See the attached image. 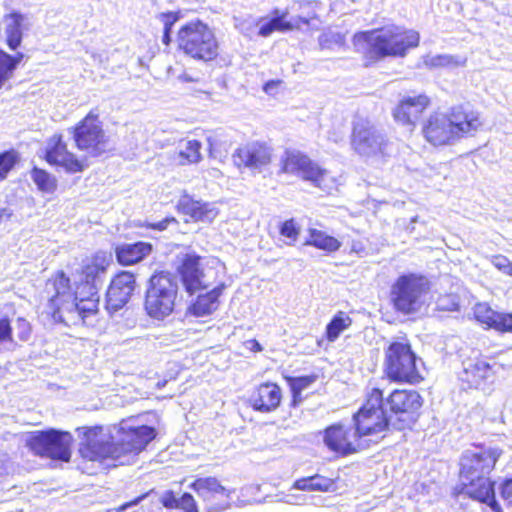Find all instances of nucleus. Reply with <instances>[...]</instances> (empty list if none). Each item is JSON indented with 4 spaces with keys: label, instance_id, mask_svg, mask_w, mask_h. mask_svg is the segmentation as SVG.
<instances>
[{
    "label": "nucleus",
    "instance_id": "obj_1",
    "mask_svg": "<svg viewBox=\"0 0 512 512\" xmlns=\"http://www.w3.org/2000/svg\"><path fill=\"white\" fill-rule=\"evenodd\" d=\"M78 431H83L79 448L83 458L90 461L113 459L120 465L129 464L156 436L153 427L134 426L130 421H122L108 433L102 427Z\"/></svg>",
    "mask_w": 512,
    "mask_h": 512
},
{
    "label": "nucleus",
    "instance_id": "obj_2",
    "mask_svg": "<svg viewBox=\"0 0 512 512\" xmlns=\"http://www.w3.org/2000/svg\"><path fill=\"white\" fill-rule=\"evenodd\" d=\"M42 297L47 301L46 312L57 321L92 325L98 313V290L78 287L73 294L70 280L63 272L46 282Z\"/></svg>",
    "mask_w": 512,
    "mask_h": 512
},
{
    "label": "nucleus",
    "instance_id": "obj_3",
    "mask_svg": "<svg viewBox=\"0 0 512 512\" xmlns=\"http://www.w3.org/2000/svg\"><path fill=\"white\" fill-rule=\"evenodd\" d=\"M481 126L478 112L457 106L447 113H431L422 124V133L433 146L454 145L464 137L475 135Z\"/></svg>",
    "mask_w": 512,
    "mask_h": 512
},
{
    "label": "nucleus",
    "instance_id": "obj_4",
    "mask_svg": "<svg viewBox=\"0 0 512 512\" xmlns=\"http://www.w3.org/2000/svg\"><path fill=\"white\" fill-rule=\"evenodd\" d=\"M419 39V33L414 30L389 25L355 34L353 45L367 60L377 61L405 56L407 50L418 46Z\"/></svg>",
    "mask_w": 512,
    "mask_h": 512
},
{
    "label": "nucleus",
    "instance_id": "obj_5",
    "mask_svg": "<svg viewBox=\"0 0 512 512\" xmlns=\"http://www.w3.org/2000/svg\"><path fill=\"white\" fill-rule=\"evenodd\" d=\"M178 284L174 276L160 272L154 274L146 290L144 308L153 319L163 320L174 310Z\"/></svg>",
    "mask_w": 512,
    "mask_h": 512
},
{
    "label": "nucleus",
    "instance_id": "obj_6",
    "mask_svg": "<svg viewBox=\"0 0 512 512\" xmlns=\"http://www.w3.org/2000/svg\"><path fill=\"white\" fill-rule=\"evenodd\" d=\"M180 50L186 55L210 61L218 55V42L213 31L201 21H192L182 26L177 35Z\"/></svg>",
    "mask_w": 512,
    "mask_h": 512
},
{
    "label": "nucleus",
    "instance_id": "obj_7",
    "mask_svg": "<svg viewBox=\"0 0 512 512\" xmlns=\"http://www.w3.org/2000/svg\"><path fill=\"white\" fill-rule=\"evenodd\" d=\"M429 292L428 280L417 274L401 275L391 286L390 298L394 308L403 314L421 310Z\"/></svg>",
    "mask_w": 512,
    "mask_h": 512
},
{
    "label": "nucleus",
    "instance_id": "obj_8",
    "mask_svg": "<svg viewBox=\"0 0 512 512\" xmlns=\"http://www.w3.org/2000/svg\"><path fill=\"white\" fill-rule=\"evenodd\" d=\"M385 371L396 382L417 383L422 377L417 367V357L407 340L391 342L385 350Z\"/></svg>",
    "mask_w": 512,
    "mask_h": 512
},
{
    "label": "nucleus",
    "instance_id": "obj_9",
    "mask_svg": "<svg viewBox=\"0 0 512 512\" xmlns=\"http://www.w3.org/2000/svg\"><path fill=\"white\" fill-rule=\"evenodd\" d=\"M353 420L359 438L380 433L391 426V417L384 408L383 392L379 388H372L368 392L366 403Z\"/></svg>",
    "mask_w": 512,
    "mask_h": 512
},
{
    "label": "nucleus",
    "instance_id": "obj_10",
    "mask_svg": "<svg viewBox=\"0 0 512 512\" xmlns=\"http://www.w3.org/2000/svg\"><path fill=\"white\" fill-rule=\"evenodd\" d=\"M69 131L76 147L89 156L98 157L109 149V137L103 130L98 115L92 111Z\"/></svg>",
    "mask_w": 512,
    "mask_h": 512
},
{
    "label": "nucleus",
    "instance_id": "obj_11",
    "mask_svg": "<svg viewBox=\"0 0 512 512\" xmlns=\"http://www.w3.org/2000/svg\"><path fill=\"white\" fill-rule=\"evenodd\" d=\"M72 440L68 432L49 429L31 433L27 445L37 455L68 462Z\"/></svg>",
    "mask_w": 512,
    "mask_h": 512
},
{
    "label": "nucleus",
    "instance_id": "obj_12",
    "mask_svg": "<svg viewBox=\"0 0 512 512\" xmlns=\"http://www.w3.org/2000/svg\"><path fill=\"white\" fill-rule=\"evenodd\" d=\"M281 162L283 172L297 175L323 191H329L332 188L333 181L329 172L303 153L286 151Z\"/></svg>",
    "mask_w": 512,
    "mask_h": 512
},
{
    "label": "nucleus",
    "instance_id": "obj_13",
    "mask_svg": "<svg viewBox=\"0 0 512 512\" xmlns=\"http://www.w3.org/2000/svg\"><path fill=\"white\" fill-rule=\"evenodd\" d=\"M421 406V396L414 390H395L384 402V408L390 409L391 427L396 430L410 427Z\"/></svg>",
    "mask_w": 512,
    "mask_h": 512
},
{
    "label": "nucleus",
    "instance_id": "obj_14",
    "mask_svg": "<svg viewBox=\"0 0 512 512\" xmlns=\"http://www.w3.org/2000/svg\"><path fill=\"white\" fill-rule=\"evenodd\" d=\"M352 149L361 157L377 158L388 154L389 143L369 121L358 119L353 126Z\"/></svg>",
    "mask_w": 512,
    "mask_h": 512
},
{
    "label": "nucleus",
    "instance_id": "obj_15",
    "mask_svg": "<svg viewBox=\"0 0 512 512\" xmlns=\"http://www.w3.org/2000/svg\"><path fill=\"white\" fill-rule=\"evenodd\" d=\"M297 5L299 6V9H303L312 7L313 3L308 1L295 2L290 6V9L295 10ZM288 14L289 8L285 9L284 11L275 9L272 12V18L269 21L263 22L260 25L259 35L262 37H268L274 31L287 32L295 29L299 30L301 29V24L307 25L311 29H319V25H316L314 23V21L317 20V15L315 11H308L306 14L293 17L289 21L286 20Z\"/></svg>",
    "mask_w": 512,
    "mask_h": 512
},
{
    "label": "nucleus",
    "instance_id": "obj_16",
    "mask_svg": "<svg viewBox=\"0 0 512 512\" xmlns=\"http://www.w3.org/2000/svg\"><path fill=\"white\" fill-rule=\"evenodd\" d=\"M216 260L204 264L197 255H187L183 261L180 273L186 290L193 294L203 289H207L216 282L217 271L214 264Z\"/></svg>",
    "mask_w": 512,
    "mask_h": 512
},
{
    "label": "nucleus",
    "instance_id": "obj_17",
    "mask_svg": "<svg viewBox=\"0 0 512 512\" xmlns=\"http://www.w3.org/2000/svg\"><path fill=\"white\" fill-rule=\"evenodd\" d=\"M501 451L497 448L475 447L464 452L461 458V478H471L488 475L500 457Z\"/></svg>",
    "mask_w": 512,
    "mask_h": 512
},
{
    "label": "nucleus",
    "instance_id": "obj_18",
    "mask_svg": "<svg viewBox=\"0 0 512 512\" xmlns=\"http://www.w3.org/2000/svg\"><path fill=\"white\" fill-rule=\"evenodd\" d=\"M190 488L203 499L209 512L224 510L229 506L230 491L215 477L198 478L190 484Z\"/></svg>",
    "mask_w": 512,
    "mask_h": 512
},
{
    "label": "nucleus",
    "instance_id": "obj_19",
    "mask_svg": "<svg viewBox=\"0 0 512 512\" xmlns=\"http://www.w3.org/2000/svg\"><path fill=\"white\" fill-rule=\"evenodd\" d=\"M430 105V98L425 94L403 97L393 109L394 120L412 132L424 111Z\"/></svg>",
    "mask_w": 512,
    "mask_h": 512
},
{
    "label": "nucleus",
    "instance_id": "obj_20",
    "mask_svg": "<svg viewBox=\"0 0 512 512\" xmlns=\"http://www.w3.org/2000/svg\"><path fill=\"white\" fill-rule=\"evenodd\" d=\"M45 158L49 164L62 167L68 173H77L84 169L82 161L68 151L61 134H55L47 141Z\"/></svg>",
    "mask_w": 512,
    "mask_h": 512
},
{
    "label": "nucleus",
    "instance_id": "obj_21",
    "mask_svg": "<svg viewBox=\"0 0 512 512\" xmlns=\"http://www.w3.org/2000/svg\"><path fill=\"white\" fill-rule=\"evenodd\" d=\"M358 439L359 436L356 431L350 433V429L345 428L340 423L327 427L324 431L323 437L325 445L331 451L342 455H348L356 452L360 447Z\"/></svg>",
    "mask_w": 512,
    "mask_h": 512
},
{
    "label": "nucleus",
    "instance_id": "obj_22",
    "mask_svg": "<svg viewBox=\"0 0 512 512\" xmlns=\"http://www.w3.org/2000/svg\"><path fill=\"white\" fill-rule=\"evenodd\" d=\"M135 289V277L130 272H121L111 281L106 294V307L116 312L125 306Z\"/></svg>",
    "mask_w": 512,
    "mask_h": 512
},
{
    "label": "nucleus",
    "instance_id": "obj_23",
    "mask_svg": "<svg viewBox=\"0 0 512 512\" xmlns=\"http://www.w3.org/2000/svg\"><path fill=\"white\" fill-rule=\"evenodd\" d=\"M465 493L480 502L487 504L494 512H501V508L495 499L493 483L486 475L471 478H461Z\"/></svg>",
    "mask_w": 512,
    "mask_h": 512
},
{
    "label": "nucleus",
    "instance_id": "obj_24",
    "mask_svg": "<svg viewBox=\"0 0 512 512\" xmlns=\"http://www.w3.org/2000/svg\"><path fill=\"white\" fill-rule=\"evenodd\" d=\"M112 260L111 254L97 252L82 268V289L98 290L102 285V277Z\"/></svg>",
    "mask_w": 512,
    "mask_h": 512
},
{
    "label": "nucleus",
    "instance_id": "obj_25",
    "mask_svg": "<svg viewBox=\"0 0 512 512\" xmlns=\"http://www.w3.org/2000/svg\"><path fill=\"white\" fill-rule=\"evenodd\" d=\"M177 210L188 217L185 220L186 222L201 221L210 223L218 215V210L213 204L194 200L187 194L180 197L177 203Z\"/></svg>",
    "mask_w": 512,
    "mask_h": 512
},
{
    "label": "nucleus",
    "instance_id": "obj_26",
    "mask_svg": "<svg viewBox=\"0 0 512 512\" xmlns=\"http://www.w3.org/2000/svg\"><path fill=\"white\" fill-rule=\"evenodd\" d=\"M494 374L493 366L484 359H468L463 362L460 379L469 388H482Z\"/></svg>",
    "mask_w": 512,
    "mask_h": 512
},
{
    "label": "nucleus",
    "instance_id": "obj_27",
    "mask_svg": "<svg viewBox=\"0 0 512 512\" xmlns=\"http://www.w3.org/2000/svg\"><path fill=\"white\" fill-rule=\"evenodd\" d=\"M233 157L238 166L256 169L270 163L271 150L264 144L254 142L237 149Z\"/></svg>",
    "mask_w": 512,
    "mask_h": 512
},
{
    "label": "nucleus",
    "instance_id": "obj_28",
    "mask_svg": "<svg viewBox=\"0 0 512 512\" xmlns=\"http://www.w3.org/2000/svg\"><path fill=\"white\" fill-rule=\"evenodd\" d=\"M281 389L274 383L261 384L251 397L252 407L260 412L274 411L281 401Z\"/></svg>",
    "mask_w": 512,
    "mask_h": 512
},
{
    "label": "nucleus",
    "instance_id": "obj_29",
    "mask_svg": "<svg viewBox=\"0 0 512 512\" xmlns=\"http://www.w3.org/2000/svg\"><path fill=\"white\" fill-rule=\"evenodd\" d=\"M31 23L26 15L12 12L5 17V35L8 47L16 50L21 42L23 31L29 30Z\"/></svg>",
    "mask_w": 512,
    "mask_h": 512
},
{
    "label": "nucleus",
    "instance_id": "obj_30",
    "mask_svg": "<svg viewBox=\"0 0 512 512\" xmlns=\"http://www.w3.org/2000/svg\"><path fill=\"white\" fill-rule=\"evenodd\" d=\"M202 144L196 139H182L173 152V160L180 166L198 164L202 160Z\"/></svg>",
    "mask_w": 512,
    "mask_h": 512
},
{
    "label": "nucleus",
    "instance_id": "obj_31",
    "mask_svg": "<svg viewBox=\"0 0 512 512\" xmlns=\"http://www.w3.org/2000/svg\"><path fill=\"white\" fill-rule=\"evenodd\" d=\"M152 252V245L146 242L125 243L115 249L117 260L122 265H133L142 261Z\"/></svg>",
    "mask_w": 512,
    "mask_h": 512
},
{
    "label": "nucleus",
    "instance_id": "obj_32",
    "mask_svg": "<svg viewBox=\"0 0 512 512\" xmlns=\"http://www.w3.org/2000/svg\"><path fill=\"white\" fill-rule=\"evenodd\" d=\"M223 288L224 285L219 284L206 294L199 295L195 303L190 307V312L198 317L210 315L217 309V299Z\"/></svg>",
    "mask_w": 512,
    "mask_h": 512
},
{
    "label": "nucleus",
    "instance_id": "obj_33",
    "mask_svg": "<svg viewBox=\"0 0 512 512\" xmlns=\"http://www.w3.org/2000/svg\"><path fill=\"white\" fill-rule=\"evenodd\" d=\"M309 237L305 241V245L316 247L326 252H336L341 247V242L336 238L328 235L326 232L316 228L308 230Z\"/></svg>",
    "mask_w": 512,
    "mask_h": 512
},
{
    "label": "nucleus",
    "instance_id": "obj_34",
    "mask_svg": "<svg viewBox=\"0 0 512 512\" xmlns=\"http://www.w3.org/2000/svg\"><path fill=\"white\" fill-rule=\"evenodd\" d=\"M423 63L428 68H448L454 69L464 67L467 63V58L462 55L451 54H438L426 55L423 57Z\"/></svg>",
    "mask_w": 512,
    "mask_h": 512
},
{
    "label": "nucleus",
    "instance_id": "obj_35",
    "mask_svg": "<svg viewBox=\"0 0 512 512\" xmlns=\"http://www.w3.org/2000/svg\"><path fill=\"white\" fill-rule=\"evenodd\" d=\"M352 325L351 317L343 312H337L326 326V336L330 342H334L340 334Z\"/></svg>",
    "mask_w": 512,
    "mask_h": 512
},
{
    "label": "nucleus",
    "instance_id": "obj_36",
    "mask_svg": "<svg viewBox=\"0 0 512 512\" xmlns=\"http://www.w3.org/2000/svg\"><path fill=\"white\" fill-rule=\"evenodd\" d=\"M334 485V482L326 477L315 475L308 478H302L294 483V488L298 490L307 491H329Z\"/></svg>",
    "mask_w": 512,
    "mask_h": 512
},
{
    "label": "nucleus",
    "instance_id": "obj_37",
    "mask_svg": "<svg viewBox=\"0 0 512 512\" xmlns=\"http://www.w3.org/2000/svg\"><path fill=\"white\" fill-rule=\"evenodd\" d=\"M31 178L37 188L44 193H52L57 187V181L55 177L50 175L45 170L35 167L31 171Z\"/></svg>",
    "mask_w": 512,
    "mask_h": 512
},
{
    "label": "nucleus",
    "instance_id": "obj_38",
    "mask_svg": "<svg viewBox=\"0 0 512 512\" xmlns=\"http://www.w3.org/2000/svg\"><path fill=\"white\" fill-rule=\"evenodd\" d=\"M345 45V36L339 32L328 31L320 35L319 46L321 49L334 50Z\"/></svg>",
    "mask_w": 512,
    "mask_h": 512
},
{
    "label": "nucleus",
    "instance_id": "obj_39",
    "mask_svg": "<svg viewBox=\"0 0 512 512\" xmlns=\"http://www.w3.org/2000/svg\"><path fill=\"white\" fill-rule=\"evenodd\" d=\"M474 315L480 323L494 328L498 312L492 310L486 303H479L474 308Z\"/></svg>",
    "mask_w": 512,
    "mask_h": 512
},
{
    "label": "nucleus",
    "instance_id": "obj_40",
    "mask_svg": "<svg viewBox=\"0 0 512 512\" xmlns=\"http://www.w3.org/2000/svg\"><path fill=\"white\" fill-rule=\"evenodd\" d=\"M13 74L10 54L0 50V89L13 77Z\"/></svg>",
    "mask_w": 512,
    "mask_h": 512
},
{
    "label": "nucleus",
    "instance_id": "obj_41",
    "mask_svg": "<svg viewBox=\"0 0 512 512\" xmlns=\"http://www.w3.org/2000/svg\"><path fill=\"white\" fill-rule=\"evenodd\" d=\"M280 234L283 237L289 239L287 244L292 245L298 239L300 234V227L294 219L286 220L280 227Z\"/></svg>",
    "mask_w": 512,
    "mask_h": 512
},
{
    "label": "nucleus",
    "instance_id": "obj_42",
    "mask_svg": "<svg viewBox=\"0 0 512 512\" xmlns=\"http://www.w3.org/2000/svg\"><path fill=\"white\" fill-rule=\"evenodd\" d=\"M314 380L315 378L311 376L291 378L290 388L292 394L301 393L304 389L309 387L314 382Z\"/></svg>",
    "mask_w": 512,
    "mask_h": 512
},
{
    "label": "nucleus",
    "instance_id": "obj_43",
    "mask_svg": "<svg viewBox=\"0 0 512 512\" xmlns=\"http://www.w3.org/2000/svg\"><path fill=\"white\" fill-rule=\"evenodd\" d=\"M14 164L15 155L12 152H4L0 154V180L6 177Z\"/></svg>",
    "mask_w": 512,
    "mask_h": 512
},
{
    "label": "nucleus",
    "instance_id": "obj_44",
    "mask_svg": "<svg viewBox=\"0 0 512 512\" xmlns=\"http://www.w3.org/2000/svg\"><path fill=\"white\" fill-rule=\"evenodd\" d=\"M494 329L501 332H512V313H498Z\"/></svg>",
    "mask_w": 512,
    "mask_h": 512
},
{
    "label": "nucleus",
    "instance_id": "obj_45",
    "mask_svg": "<svg viewBox=\"0 0 512 512\" xmlns=\"http://www.w3.org/2000/svg\"><path fill=\"white\" fill-rule=\"evenodd\" d=\"M495 268L502 273L512 276V262L503 255H496L491 260Z\"/></svg>",
    "mask_w": 512,
    "mask_h": 512
},
{
    "label": "nucleus",
    "instance_id": "obj_46",
    "mask_svg": "<svg viewBox=\"0 0 512 512\" xmlns=\"http://www.w3.org/2000/svg\"><path fill=\"white\" fill-rule=\"evenodd\" d=\"M178 508L185 512H198L196 502L189 493H184L178 500Z\"/></svg>",
    "mask_w": 512,
    "mask_h": 512
},
{
    "label": "nucleus",
    "instance_id": "obj_47",
    "mask_svg": "<svg viewBox=\"0 0 512 512\" xmlns=\"http://www.w3.org/2000/svg\"><path fill=\"white\" fill-rule=\"evenodd\" d=\"M16 329L18 331V337L22 341H27L31 334V326L28 321L23 318H18L16 322Z\"/></svg>",
    "mask_w": 512,
    "mask_h": 512
},
{
    "label": "nucleus",
    "instance_id": "obj_48",
    "mask_svg": "<svg viewBox=\"0 0 512 512\" xmlns=\"http://www.w3.org/2000/svg\"><path fill=\"white\" fill-rule=\"evenodd\" d=\"M178 500L172 491H166L162 494L160 501L168 509L178 508Z\"/></svg>",
    "mask_w": 512,
    "mask_h": 512
},
{
    "label": "nucleus",
    "instance_id": "obj_49",
    "mask_svg": "<svg viewBox=\"0 0 512 512\" xmlns=\"http://www.w3.org/2000/svg\"><path fill=\"white\" fill-rule=\"evenodd\" d=\"M159 19L163 23L165 30H171L174 23L179 19V15L176 12L161 13Z\"/></svg>",
    "mask_w": 512,
    "mask_h": 512
},
{
    "label": "nucleus",
    "instance_id": "obj_50",
    "mask_svg": "<svg viewBox=\"0 0 512 512\" xmlns=\"http://www.w3.org/2000/svg\"><path fill=\"white\" fill-rule=\"evenodd\" d=\"M12 328L8 319L0 320V342L11 340Z\"/></svg>",
    "mask_w": 512,
    "mask_h": 512
},
{
    "label": "nucleus",
    "instance_id": "obj_51",
    "mask_svg": "<svg viewBox=\"0 0 512 512\" xmlns=\"http://www.w3.org/2000/svg\"><path fill=\"white\" fill-rule=\"evenodd\" d=\"M176 222H177V220L174 217H166L165 219H163L157 223H147L146 227L154 229V230H158V231H163L168 227V225L170 223H176Z\"/></svg>",
    "mask_w": 512,
    "mask_h": 512
},
{
    "label": "nucleus",
    "instance_id": "obj_52",
    "mask_svg": "<svg viewBox=\"0 0 512 512\" xmlns=\"http://www.w3.org/2000/svg\"><path fill=\"white\" fill-rule=\"evenodd\" d=\"M501 496L504 501L512 505V478L505 481L501 488Z\"/></svg>",
    "mask_w": 512,
    "mask_h": 512
},
{
    "label": "nucleus",
    "instance_id": "obj_53",
    "mask_svg": "<svg viewBox=\"0 0 512 512\" xmlns=\"http://www.w3.org/2000/svg\"><path fill=\"white\" fill-rule=\"evenodd\" d=\"M147 496V494H143L139 497H137L136 499H134L133 501H130V502H127L121 506H119L118 508H116V512H123L125 511L126 509L132 507V506H135L137 505L138 503H140L145 497Z\"/></svg>",
    "mask_w": 512,
    "mask_h": 512
},
{
    "label": "nucleus",
    "instance_id": "obj_54",
    "mask_svg": "<svg viewBox=\"0 0 512 512\" xmlns=\"http://www.w3.org/2000/svg\"><path fill=\"white\" fill-rule=\"evenodd\" d=\"M279 85V82L277 81H269L267 82L264 87H263V90L267 93V94H272L273 91L278 87Z\"/></svg>",
    "mask_w": 512,
    "mask_h": 512
},
{
    "label": "nucleus",
    "instance_id": "obj_55",
    "mask_svg": "<svg viewBox=\"0 0 512 512\" xmlns=\"http://www.w3.org/2000/svg\"><path fill=\"white\" fill-rule=\"evenodd\" d=\"M23 57H24V54L20 53V52L14 56L10 55V59L12 60V64H13V72L16 70L17 66L19 65V63L21 62Z\"/></svg>",
    "mask_w": 512,
    "mask_h": 512
},
{
    "label": "nucleus",
    "instance_id": "obj_56",
    "mask_svg": "<svg viewBox=\"0 0 512 512\" xmlns=\"http://www.w3.org/2000/svg\"><path fill=\"white\" fill-rule=\"evenodd\" d=\"M247 344H248L249 349L252 351H255V352L262 351V347H261L260 343L255 339L249 340L247 342Z\"/></svg>",
    "mask_w": 512,
    "mask_h": 512
},
{
    "label": "nucleus",
    "instance_id": "obj_57",
    "mask_svg": "<svg viewBox=\"0 0 512 512\" xmlns=\"http://www.w3.org/2000/svg\"><path fill=\"white\" fill-rule=\"evenodd\" d=\"M351 250L357 254H362L365 248L361 242L357 241L352 243Z\"/></svg>",
    "mask_w": 512,
    "mask_h": 512
},
{
    "label": "nucleus",
    "instance_id": "obj_58",
    "mask_svg": "<svg viewBox=\"0 0 512 512\" xmlns=\"http://www.w3.org/2000/svg\"><path fill=\"white\" fill-rule=\"evenodd\" d=\"M207 142H208V148H209V152H210V155L212 157H215L214 153H215V143H214V140L212 137H208L207 138Z\"/></svg>",
    "mask_w": 512,
    "mask_h": 512
},
{
    "label": "nucleus",
    "instance_id": "obj_59",
    "mask_svg": "<svg viewBox=\"0 0 512 512\" xmlns=\"http://www.w3.org/2000/svg\"><path fill=\"white\" fill-rule=\"evenodd\" d=\"M170 32L171 30H165L164 29V33H163V37H162V41L164 44L168 45L171 41V38H170Z\"/></svg>",
    "mask_w": 512,
    "mask_h": 512
},
{
    "label": "nucleus",
    "instance_id": "obj_60",
    "mask_svg": "<svg viewBox=\"0 0 512 512\" xmlns=\"http://www.w3.org/2000/svg\"><path fill=\"white\" fill-rule=\"evenodd\" d=\"M293 395V405L296 406L299 402L302 401L301 393L292 394Z\"/></svg>",
    "mask_w": 512,
    "mask_h": 512
},
{
    "label": "nucleus",
    "instance_id": "obj_61",
    "mask_svg": "<svg viewBox=\"0 0 512 512\" xmlns=\"http://www.w3.org/2000/svg\"><path fill=\"white\" fill-rule=\"evenodd\" d=\"M417 220H418V217H417V216L413 217V218L411 219V224L416 223V222H417Z\"/></svg>",
    "mask_w": 512,
    "mask_h": 512
}]
</instances>
